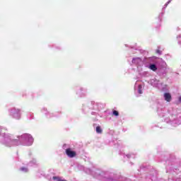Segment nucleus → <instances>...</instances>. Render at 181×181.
Instances as JSON below:
<instances>
[{
    "instance_id": "obj_11",
    "label": "nucleus",
    "mask_w": 181,
    "mask_h": 181,
    "mask_svg": "<svg viewBox=\"0 0 181 181\" xmlns=\"http://www.w3.org/2000/svg\"><path fill=\"white\" fill-rule=\"evenodd\" d=\"M31 141H33V139H31Z\"/></svg>"
},
{
    "instance_id": "obj_9",
    "label": "nucleus",
    "mask_w": 181,
    "mask_h": 181,
    "mask_svg": "<svg viewBox=\"0 0 181 181\" xmlns=\"http://www.w3.org/2000/svg\"><path fill=\"white\" fill-rule=\"evenodd\" d=\"M179 101H180V103H181V96H180V98H179Z\"/></svg>"
},
{
    "instance_id": "obj_3",
    "label": "nucleus",
    "mask_w": 181,
    "mask_h": 181,
    "mask_svg": "<svg viewBox=\"0 0 181 181\" xmlns=\"http://www.w3.org/2000/svg\"><path fill=\"white\" fill-rule=\"evenodd\" d=\"M149 69H151V70H152L153 71H156V70H158V68L155 64H151Z\"/></svg>"
},
{
    "instance_id": "obj_5",
    "label": "nucleus",
    "mask_w": 181,
    "mask_h": 181,
    "mask_svg": "<svg viewBox=\"0 0 181 181\" xmlns=\"http://www.w3.org/2000/svg\"><path fill=\"white\" fill-rule=\"evenodd\" d=\"M112 114L115 117H118V115H119V112H118V111H117V110H114Z\"/></svg>"
},
{
    "instance_id": "obj_4",
    "label": "nucleus",
    "mask_w": 181,
    "mask_h": 181,
    "mask_svg": "<svg viewBox=\"0 0 181 181\" xmlns=\"http://www.w3.org/2000/svg\"><path fill=\"white\" fill-rule=\"evenodd\" d=\"M96 132L97 134H103V129H101V127L98 126L96 127Z\"/></svg>"
},
{
    "instance_id": "obj_1",
    "label": "nucleus",
    "mask_w": 181,
    "mask_h": 181,
    "mask_svg": "<svg viewBox=\"0 0 181 181\" xmlns=\"http://www.w3.org/2000/svg\"><path fill=\"white\" fill-rule=\"evenodd\" d=\"M66 153L69 158H76L77 156V153L71 150V148H66Z\"/></svg>"
},
{
    "instance_id": "obj_10",
    "label": "nucleus",
    "mask_w": 181,
    "mask_h": 181,
    "mask_svg": "<svg viewBox=\"0 0 181 181\" xmlns=\"http://www.w3.org/2000/svg\"><path fill=\"white\" fill-rule=\"evenodd\" d=\"M53 179H56V177H54Z\"/></svg>"
},
{
    "instance_id": "obj_2",
    "label": "nucleus",
    "mask_w": 181,
    "mask_h": 181,
    "mask_svg": "<svg viewBox=\"0 0 181 181\" xmlns=\"http://www.w3.org/2000/svg\"><path fill=\"white\" fill-rule=\"evenodd\" d=\"M164 98L167 103H170V101H172V95L169 93H164Z\"/></svg>"
},
{
    "instance_id": "obj_7",
    "label": "nucleus",
    "mask_w": 181,
    "mask_h": 181,
    "mask_svg": "<svg viewBox=\"0 0 181 181\" xmlns=\"http://www.w3.org/2000/svg\"><path fill=\"white\" fill-rule=\"evenodd\" d=\"M156 52L157 53V54H162V52L160 51V49H157L156 51Z\"/></svg>"
},
{
    "instance_id": "obj_6",
    "label": "nucleus",
    "mask_w": 181,
    "mask_h": 181,
    "mask_svg": "<svg viewBox=\"0 0 181 181\" xmlns=\"http://www.w3.org/2000/svg\"><path fill=\"white\" fill-rule=\"evenodd\" d=\"M21 170H23V172H28V168H21Z\"/></svg>"
},
{
    "instance_id": "obj_8",
    "label": "nucleus",
    "mask_w": 181,
    "mask_h": 181,
    "mask_svg": "<svg viewBox=\"0 0 181 181\" xmlns=\"http://www.w3.org/2000/svg\"><path fill=\"white\" fill-rule=\"evenodd\" d=\"M139 94H142V90L141 89L139 90Z\"/></svg>"
}]
</instances>
